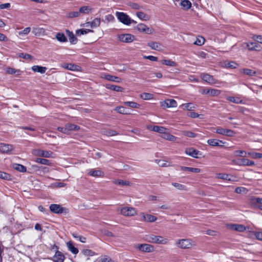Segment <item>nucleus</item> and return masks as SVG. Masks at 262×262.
<instances>
[{"mask_svg": "<svg viewBox=\"0 0 262 262\" xmlns=\"http://www.w3.org/2000/svg\"><path fill=\"white\" fill-rule=\"evenodd\" d=\"M182 134L183 135L187 136L189 138H195L199 136V135L197 134L188 130L182 131Z\"/></svg>", "mask_w": 262, "mask_h": 262, "instance_id": "nucleus-46", "label": "nucleus"}, {"mask_svg": "<svg viewBox=\"0 0 262 262\" xmlns=\"http://www.w3.org/2000/svg\"><path fill=\"white\" fill-rule=\"evenodd\" d=\"M93 9L89 6H83L79 8V11L80 13L84 14H88L91 13Z\"/></svg>", "mask_w": 262, "mask_h": 262, "instance_id": "nucleus-37", "label": "nucleus"}, {"mask_svg": "<svg viewBox=\"0 0 262 262\" xmlns=\"http://www.w3.org/2000/svg\"><path fill=\"white\" fill-rule=\"evenodd\" d=\"M67 34L69 36V41L72 44H75L77 42V39L72 32L67 30Z\"/></svg>", "mask_w": 262, "mask_h": 262, "instance_id": "nucleus-39", "label": "nucleus"}, {"mask_svg": "<svg viewBox=\"0 0 262 262\" xmlns=\"http://www.w3.org/2000/svg\"><path fill=\"white\" fill-rule=\"evenodd\" d=\"M13 168L14 169L21 172H26L27 170L26 167L25 166L23 165L16 163L13 164Z\"/></svg>", "mask_w": 262, "mask_h": 262, "instance_id": "nucleus-40", "label": "nucleus"}, {"mask_svg": "<svg viewBox=\"0 0 262 262\" xmlns=\"http://www.w3.org/2000/svg\"><path fill=\"white\" fill-rule=\"evenodd\" d=\"M101 23V20L100 18H96L94 19L92 21H88L83 24L81 26L85 27H90L91 28H96L99 27Z\"/></svg>", "mask_w": 262, "mask_h": 262, "instance_id": "nucleus-11", "label": "nucleus"}, {"mask_svg": "<svg viewBox=\"0 0 262 262\" xmlns=\"http://www.w3.org/2000/svg\"><path fill=\"white\" fill-rule=\"evenodd\" d=\"M50 210L53 213L60 214L63 212L64 209L59 204H53L50 206Z\"/></svg>", "mask_w": 262, "mask_h": 262, "instance_id": "nucleus-14", "label": "nucleus"}, {"mask_svg": "<svg viewBox=\"0 0 262 262\" xmlns=\"http://www.w3.org/2000/svg\"><path fill=\"white\" fill-rule=\"evenodd\" d=\"M14 149L13 145L5 143H0V152L9 154Z\"/></svg>", "mask_w": 262, "mask_h": 262, "instance_id": "nucleus-13", "label": "nucleus"}, {"mask_svg": "<svg viewBox=\"0 0 262 262\" xmlns=\"http://www.w3.org/2000/svg\"><path fill=\"white\" fill-rule=\"evenodd\" d=\"M234 163L239 166H253L255 163L253 161H251L248 159H239L233 161Z\"/></svg>", "mask_w": 262, "mask_h": 262, "instance_id": "nucleus-10", "label": "nucleus"}, {"mask_svg": "<svg viewBox=\"0 0 262 262\" xmlns=\"http://www.w3.org/2000/svg\"><path fill=\"white\" fill-rule=\"evenodd\" d=\"M262 204V198L252 197L250 199V204L253 205L254 204Z\"/></svg>", "mask_w": 262, "mask_h": 262, "instance_id": "nucleus-56", "label": "nucleus"}, {"mask_svg": "<svg viewBox=\"0 0 262 262\" xmlns=\"http://www.w3.org/2000/svg\"><path fill=\"white\" fill-rule=\"evenodd\" d=\"M67 246L68 248V250L70 251H71L73 254H77L78 253L79 250L78 248H77L74 246L72 242L70 241L67 243Z\"/></svg>", "mask_w": 262, "mask_h": 262, "instance_id": "nucleus-27", "label": "nucleus"}, {"mask_svg": "<svg viewBox=\"0 0 262 262\" xmlns=\"http://www.w3.org/2000/svg\"><path fill=\"white\" fill-rule=\"evenodd\" d=\"M105 87L107 89H110L116 92H123L124 90L123 88L121 86L110 84H106Z\"/></svg>", "mask_w": 262, "mask_h": 262, "instance_id": "nucleus-35", "label": "nucleus"}, {"mask_svg": "<svg viewBox=\"0 0 262 262\" xmlns=\"http://www.w3.org/2000/svg\"><path fill=\"white\" fill-rule=\"evenodd\" d=\"M137 16L141 20H148L150 17L147 14L143 12H137L136 13Z\"/></svg>", "mask_w": 262, "mask_h": 262, "instance_id": "nucleus-36", "label": "nucleus"}, {"mask_svg": "<svg viewBox=\"0 0 262 262\" xmlns=\"http://www.w3.org/2000/svg\"><path fill=\"white\" fill-rule=\"evenodd\" d=\"M185 153L193 158H197V156L199 153V151L196 149H193V148H190L186 149L185 150Z\"/></svg>", "mask_w": 262, "mask_h": 262, "instance_id": "nucleus-31", "label": "nucleus"}, {"mask_svg": "<svg viewBox=\"0 0 262 262\" xmlns=\"http://www.w3.org/2000/svg\"><path fill=\"white\" fill-rule=\"evenodd\" d=\"M33 71L38 72L40 74H43L46 72L47 68L45 67H41L39 66H33L31 68Z\"/></svg>", "mask_w": 262, "mask_h": 262, "instance_id": "nucleus-30", "label": "nucleus"}, {"mask_svg": "<svg viewBox=\"0 0 262 262\" xmlns=\"http://www.w3.org/2000/svg\"><path fill=\"white\" fill-rule=\"evenodd\" d=\"M115 110L120 114H127L126 108L123 106H118L115 108Z\"/></svg>", "mask_w": 262, "mask_h": 262, "instance_id": "nucleus-59", "label": "nucleus"}, {"mask_svg": "<svg viewBox=\"0 0 262 262\" xmlns=\"http://www.w3.org/2000/svg\"><path fill=\"white\" fill-rule=\"evenodd\" d=\"M6 72L9 74H16L17 75H20L21 73L20 70L15 69L12 68H7Z\"/></svg>", "mask_w": 262, "mask_h": 262, "instance_id": "nucleus-41", "label": "nucleus"}, {"mask_svg": "<svg viewBox=\"0 0 262 262\" xmlns=\"http://www.w3.org/2000/svg\"><path fill=\"white\" fill-rule=\"evenodd\" d=\"M182 107H184L183 108L184 110H186L188 111H191L192 110H193L195 108V106L192 103H187L185 104H183L181 106Z\"/></svg>", "mask_w": 262, "mask_h": 262, "instance_id": "nucleus-47", "label": "nucleus"}, {"mask_svg": "<svg viewBox=\"0 0 262 262\" xmlns=\"http://www.w3.org/2000/svg\"><path fill=\"white\" fill-rule=\"evenodd\" d=\"M235 192L238 194H247L248 190L244 187H238L235 189Z\"/></svg>", "mask_w": 262, "mask_h": 262, "instance_id": "nucleus-51", "label": "nucleus"}, {"mask_svg": "<svg viewBox=\"0 0 262 262\" xmlns=\"http://www.w3.org/2000/svg\"><path fill=\"white\" fill-rule=\"evenodd\" d=\"M194 245V242L188 238L179 239L176 243V245L181 249L190 248Z\"/></svg>", "mask_w": 262, "mask_h": 262, "instance_id": "nucleus-3", "label": "nucleus"}, {"mask_svg": "<svg viewBox=\"0 0 262 262\" xmlns=\"http://www.w3.org/2000/svg\"><path fill=\"white\" fill-rule=\"evenodd\" d=\"M33 168H38V170H41L43 173H48L50 172L49 168L47 167L38 166L37 165H33Z\"/></svg>", "mask_w": 262, "mask_h": 262, "instance_id": "nucleus-58", "label": "nucleus"}, {"mask_svg": "<svg viewBox=\"0 0 262 262\" xmlns=\"http://www.w3.org/2000/svg\"><path fill=\"white\" fill-rule=\"evenodd\" d=\"M0 178L5 180H10L11 179V176L9 173L0 171Z\"/></svg>", "mask_w": 262, "mask_h": 262, "instance_id": "nucleus-55", "label": "nucleus"}, {"mask_svg": "<svg viewBox=\"0 0 262 262\" xmlns=\"http://www.w3.org/2000/svg\"><path fill=\"white\" fill-rule=\"evenodd\" d=\"M118 39L121 42L130 43L135 39V37L130 34H121L118 35Z\"/></svg>", "mask_w": 262, "mask_h": 262, "instance_id": "nucleus-8", "label": "nucleus"}, {"mask_svg": "<svg viewBox=\"0 0 262 262\" xmlns=\"http://www.w3.org/2000/svg\"><path fill=\"white\" fill-rule=\"evenodd\" d=\"M161 137L170 141H176L178 139L177 137L170 134L167 131H166L165 133L161 136Z\"/></svg>", "mask_w": 262, "mask_h": 262, "instance_id": "nucleus-28", "label": "nucleus"}, {"mask_svg": "<svg viewBox=\"0 0 262 262\" xmlns=\"http://www.w3.org/2000/svg\"><path fill=\"white\" fill-rule=\"evenodd\" d=\"M119 210L122 215L126 216H132L137 214V210L134 207H124Z\"/></svg>", "mask_w": 262, "mask_h": 262, "instance_id": "nucleus-4", "label": "nucleus"}, {"mask_svg": "<svg viewBox=\"0 0 262 262\" xmlns=\"http://www.w3.org/2000/svg\"><path fill=\"white\" fill-rule=\"evenodd\" d=\"M65 259V256L63 254L57 250L53 257V261L54 262H63Z\"/></svg>", "mask_w": 262, "mask_h": 262, "instance_id": "nucleus-15", "label": "nucleus"}, {"mask_svg": "<svg viewBox=\"0 0 262 262\" xmlns=\"http://www.w3.org/2000/svg\"><path fill=\"white\" fill-rule=\"evenodd\" d=\"M61 66L64 69H67L69 70H71V71H78V68H79V66H78L76 64H72V63H62L61 64Z\"/></svg>", "mask_w": 262, "mask_h": 262, "instance_id": "nucleus-23", "label": "nucleus"}, {"mask_svg": "<svg viewBox=\"0 0 262 262\" xmlns=\"http://www.w3.org/2000/svg\"><path fill=\"white\" fill-rule=\"evenodd\" d=\"M228 227L233 230L239 232H243L246 229L244 225L239 224H230L228 225Z\"/></svg>", "mask_w": 262, "mask_h": 262, "instance_id": "nucleus-22", "label": "nucleus"}, {"mask_svg": "<svg viewBox=\"0 0 262 262\" xmlns=\"http://www.w3.org/2000/svg\"><path fill=\"white\" fill-rule=\"evenodd\" d=\"M136 29L140 32L145 33L147 34H151L154 33V30L152 28H149L145 24L140 23L138 24Z\"/></svg>", "mask_w": 262, "mask_h": 262, "instance_id": "nucleus-7", "label": "nucleus"}, {"mask_svg": "<svg viewBox=\"0 0 262 262\" xmlns=\"http://www.w3.org/2000/svg\"><path fill=\"white\" fill-rule=\"evenodd\" d=\"M220 91L217 89H209V94L212 96H215L220 95Z\"/></svg>", "mask_w": 262, "mask_h": 262, "instance_id": "nucleus-62", "label": "nucleus"}, {"mask_svg": "<svg viewBox=\"0 0 262 262\" xmlns=\"http://www.w3.org/2000/svg\"><path fill=\"white\" fill-rule=\"evenodd\" d=\"M56 38L60 42H64L67 41L66 36L62 33H57L56 35Z\"/></svg>", "mask_w": 262, "mask_h": 262, "instance_id": "nucleus-45", "label": "nucleus"}, {"mask_svg": "<svg viewBox=\"0 0 262 262\" xmlns=\"http://www.w3.org/2000/svg\"><path fill=\"white\" fill-rule=\"evenodd\" d=\"M88 174L92 177H98L102 176L104 173L100 170L91 169L89 170Z\"/></svg>", "mask_w": 262, "mask_h": 262, "instance_id": "nucleus-25", "label": "nucleus"}, {"mask_svg": "<svg viewBox=\"0 0 262 262\" xmlns=\"http://www.w3.org/2000/svg\"><path fill=\"white\" fill-rule=\"evenodd\" d=\"M114 183L120 186H130V183L129 181H123L121 180H116L114 181Z\"/></svg>", "mask_w": 262, "mask_h": 262, "instance_id": "nucleus-50", "label": "nucleus"}, {"mask_svg": "<svg viewBox=\"0 0 262 262\" xmlns=\"http://www.w3.org/2000/svg\"><path fill=\"white\" fill-rule=\"evenodd\" d=\"M140 215L142 217L141 220L144 222H154L157 220V217L149 214H145L144 213H141Z\"/></svg>", "mask_w": 262, "mask_h": 262, "instance_id": "nucleus-17", "label": "nucleus"}, {"mask_svg": "<svg viewBox=\"0 0 262 262\" xmlns=\"http://www.w3.org/2000/svg\"><path fill=\"white\" fill-rule=\"evenodd\" d=\"M147 46L151 49L159 51L162 50L163 49V45L158 42L150 41L147 43Z\"/></svg>", "mask_w": 262, "mask_h": 262, "instance_id": "nucleus-16", "label": "nucleus"}, {"mask_svg": "<svg viewBox=\"0 0 262 262\" xmlns=\"http://www.w3.org/2000/svg\"><path fill=\"white\" fill-rule=\"evenodd\" d=\"M146 241L149 243L158 244H167L168 241L167 238L161 236L150 234L146 235Z\"/></svg>", "mask_w": 262, "mask_h": 262, "instance_id": "nucleus-1", "label": "nucleus"}, {"mask_svg": "<svg viewBox=\"0 0 262 262\" xmlns=\"http://www.w3.org/2000/svg\"><path fill=\"white\" fill-rule=\"evenodd\" d=\"M138 248L139 250L145 252H150L154 250V247L147 244H141L138 246Z\"/></svg>", "mask_w": 262, "mask_h": 262, "instance_id": "nucleus-19", "label": "nucleus"}, {"mask_svg": "<svg viewBox=\"0 0 262 262\" xmlns=\"http://www.w3.org/2000/svg\"><path fill=\"white\" fill-rule=\"evenodd\" d=\"M201 77L204 81L210 84L215 83V79L213 78V76L208 74L202 73L201 75Z\"/></svg>", "mask_w": 262, "mask_h": 262, "instance_id": "nucleus-21", "label": "nucleus"}, {"mask_svg": "<svg viewBox=\"0 0 262 262\" xmlns=\"http://www.w3.org/2000/svg\"><path fill=\"white\" fill-rule=\"evenodd\" d=\"M140 97L144 100H150L153 98L154 96L151 93H143L140 94Z\"/></svg>", "mask_w": 262, "mask_h": 262, "instance_id": "nucleus-53", "label": "nucleus"}, {"mask_svg": "<svg viewBox=\"0 0 262 262\" xmlns=\"http://www.w3.org/2000/svg\"><path fill=\"white\" fill-rule=\"evenodd\" d=\"M80 11H74V12H71L68 14V17L69 18H74V17H77L80 16Z\"/></svg>", "mask_w": 262, "mask_h": 262, "instance_id": "nucleus-60", "label": "nucleus"}, {"mask_svg": "<svg viewBox=\"0 0 262 262\" xmlns=\"http://www.w3.org/2000/svg\"><path fill=\"white\" fill-rule=\"evenodd\" d=\"M116 16L118 20L122 24L127 26L130 25V17L126 13L124 12H116Z\"/></svg>", "mask_w": 262, "mask_h": 262, "instance_id": "nucleus-5", "label": "nucleus"}, {"mask_svg": "<svg viewBox=\"0 0 262 262\" xmlns=\"http://www.w3.org/2000/svg\"><path fill=\"white\" fill-rule=\"evenodd\" d=\"M161 63L163 64L169 66V67H176L177 63L170 59H163L161 61Z\"/></svg>", "mask_w": 262, "mask_h": 262, "instance_id": "nucleus-38", "label": "nucleus"}, {"mask_svg": "<svg viewBox=\"0 0 262 262\" xmlns=\"http://www.w3.org/2000/svg\"><path fill=\"white\" fill-rule=\"evenodd\" d=\"M234 155L236 157H246L247 153L244 150H237L234 152Z\"/></svg>", "mask_w": 262, "mask_h": 262, "instance_id": "nucleus-54", "label": "nucleus"}, {"mask_svg": "<svg viewBox=\"0 0 262 262\" xmlns=\"http://www.w3.org/2000/svg\"><path fill=\"white\" fill-rule=\"evenodd\" d=\"M89 32H93V30L91 29H79L76 30V34L78 36H80L81 35L86 34Z\"/></svg>", "mask_w": 262, "mask_h": 262, "instance_id": "nucleus-49", "label": "nucleus"}, {"mask_svg": "<svg viewBox=\"0 0 262 262\" xmlns=\"http://www.w3.org/2000/svg\"><path fill=\"white\" fill-rule=\"evenodd\" d=\"M243 47H247L250 51H260L261 46L255 42H245L243 45Z\"/></svg>", "mask_w": 262, "mask_h": 262, "instance_id": "nucleus-9", "label": "nucleus"}, {"mask_svg": "<svg viewBox=\"0 0 262 262\" xmlns=\"http://www.w3.org/2000/svg\"><path fill=\"white\" fill-rule=\"evenodd\" d=\"M216 133L228 137H233L235 135L234 131L227 128H224L221 127H217Z\"/></svg>", "mask_w": 262, "mask_h": 262, "instance_id": "nucleus-6", "label": "nucleus"}, {"mask_svg": "<svg viewBox=\"0 0 262 262\" xmlns=\"http://www.w3.org/2000/svg\"><path fill=\"white\" fill-rule=\"evenodd\" d=\"M227 99L232 102L237 103V104H241L243 103V100H241L238 97H227Z\"/></svg>", "mask_w": 262, "mask_h": 262, "instance_id": "nucleus-48", "label": "nucleus"}, {"mask_svg": "<svg viewBox=\"0 0 262 262\" xmlns=\"http://www.w3.org/2000/svg\"><path fill=\"white\" fill-rule=\"evenodd\" d=\"M207 143L212 146H223L224 144L223 141L216 139H208Z\"/></svg>", "mask_w": 262, "mask_h": 262, "instance_id": "nucleus-18", "label": "nucleus"}, {"mask_svg": "<svg viewBox=\"0 0 262 262\" xmlns=\"http://www.w3.org/2000/svg\"><path fill=\"white\" fill-rule=\"evenodd\" d=\"M171 185L173 186H174L177 189L179 190L186 191L187 190V187L185 185L180 183L173 182L171 183Z\"/></svg>", "mask_w": 262, "mask_h": 262, "instance_id": "nucleus-43", "label": "nucleus"}, {"mask_svg": "<svg viewBox=\"0 0 262 262\" xmlns=\"http://www.w3.org/2000/svg\"><path fill=\"white\" fill-rule=\"evenodd\" d=\"M204 38L203 37H200V38H197L196 41L194 42V43L198 46H202L204 43Z\"/></svg>", "mask_w": 262, "mask_h": 262, "instance_id": "nucleus-61", "label": "nucleus"}, {"mask_svg": "<svg viewBox=\"0 0 262 262\" xmlns=\"http://www.w3.org/2000/svg\"><path fill=\"white\" fill-rule=\"evenodd\" d=\"M180 169L183 171H186L192 173H199L201 172V170L198 168H193L185 166H180Z\"/></svg>", "mask_w": 262, "mask_h": 262, "instance_id": "nucleus-24", "label": "nucleus"}, {"mask_svg": "<svg viewBox=\"0 0 262 262\" xmlns=\"http://www.w3.org/2000/svg\"><path fill=\"white\" fill-rule=\"evenodd\" d=\"M31 31L30 27H27L21 31H20L18 33L19 35H26L29 33Z\"/></svg>", "mask_w": 262, "mask_h": 262, "instance_id": "nucleus-63", "label": "nucleus"}, {"mask_svg": "<svg viewBox=\"0 0 262 262\" xmlns=\"http://www.w3.org/2000/svg\"><path fill=\"white\" fill-rule=\"evenodd\" d=\"M102 77L107 80L111 81H114L116 82H120L121 81V79L119 77L110 74H104L102 76Z\"/></svg>", "mask_w": 262, "mask_h": 262, "instance_id": "nucleus-20", "label": "nucleus"}, {"mask_svg": "<svg viewBox=\"0 0 262 262\" xmlns=\"http://www.w3.org/2000/svg\"><path fill=\"white\" fill-rule=\"evenodd\" d=\"M82 253L86 256H93L94 254V252L89 249H83L82 251Z\"/></svg>", "mask_w": 262, "mask_h": 262, "instance_id": "nucleus-64", "label": "nucleus"}, {"mask_svg": "<svg viewBox=\"0 0 262 262\" xmlns=\"http://www.w3.org/2000/svg\"><path fill=\"white\" fill-rule=\"evenodd\" d=\"M241 71L243 74L250 76H254L256 74V71L250 69H243Z\"/></svg>", "mask_w": 262, "mask_h": 262, "instance_id": "nucleus-44", "label": "nucleus"}, {"mask_svg": "<svg viewBox=\"0 0 262 262\" xmlns=\"http://www.w3.org/2000/svg\"><path fill=\"white\" fill-rule=\"evenodd\" d=\"M158 161V164L161 167H169V166H172V164H171L169 163H168L167 161H164V160H157Z\"/></svg>", "mask_w": 262, "mask_h": 262, "instance_id": "nucleus-57", "label": "nucleus"}, {"mask_svg": "<svg viewBox=\"0 0 262 262\" xmlns=\"http://www.w3.org/2000/svg\"><path fill=\"white\" fill-rule=\"evenodd\" d=\"M161 106L164 108L175 107L177 102L174 99H167L161 102Z\"/></svg>", "mask_w": 262, "mask_h": 262, "instance_id": "nucleus-12", "label": "nucleus"}, {"mask_svg": "<svg viewBox=\"0 0 262 262\" xmlns=\"http://www.w3.org/2000/svg\"><path fill=\"white\" fill-rule=\"evenodd\" d=\"M35 161L37 163L42 165H46L48 166H51L52 165V163L50 160L45 158H37L35 159Z\"/></svg>", "mask_w": 262, "mask_h": 262, "instance_id": "nucleus-33", "label": "nucleus"}, {"mask_svg": "<svg viewBox=\"0 0 262 262\" xmlns=\"http://www.w3.org/2000/svg\"><path fill=\"white\" fill-rule=\"evenodd\" d=\"M32 154L34 156L46 158H54L55 157V155L54 152L49 150H44L41 149H33Z\"/></svg>", "mask_w": 262, "mask_h": 262, "instance_id": "nucleus-2", "label": "nucleus"}, {"mask_svg": "<svg viewBox=\"0 0 262 262\" xmlns=\"http://www.w3.org/2000/svg\"><path fill=\"white\" fill-rule=\"evenodd\" d=\"M45 30L42 28L34 27L32 29V33L35 36H40L45 34Z\"/></svg>", "mask_w": 262, "mask_h": 262, "instance_id": "nucleus-26", "label": "nucleus"}, {"mask_svg": "<svg viewBox=\"0 0 262 262\" xmlns=\"http://www.w3.org/2000/svg\"><path fill=\"white\" fill-rule=\"evenodd\" d=\"M168 129L163 126L154 125V127H153L154 132L160 133L162 134V135H164V133H165L166 131Z\"/></svg>", "mask_w": 262, "mask_h": 262, "instance_id": "nucleus-34", "label": "nucleus"}, {"mask_svg": "<svg viewBox=\"0 0 262 262\" xmlns=\"http://www.w3.org/2000/svg\"><path fill=\"white\" fill-rule=\"evenodd\" d=\"M66 128L68 132V135L70 134V132L72 130H78L80 129V127L72 123H68L66 124Z\"/></svg>", "mask_w": 262, "mask_h": 262, "instance_id": "nucleus-29", "label": "nucleus"}, {"mask_svg": "<svg viewBox=\"0 0 262 262\" xmlns=\"http://www.w3.org/2000/svg\"><path fill=\"white\" fill-rule=\"evenodd\" d=\"M180 4L183 8L185 10H188L191 7V3L188 0H183L181 1Z\"/></svg>", "mask_w": 262, "mask_h": 262, "instance_id": "nucleus-42", "label": "nucleus"}, {"mask_svg": "<svg viewBox=\"0 0 262 262\" xmlns=\"http://www.w3.org/2000/svg\"><path fill=\"white\" fill-rule=\"evenodd\" d=\"M230 177V175L225 173H219L216 174L215 175V178L216 179L227 180L228 181H231L232 180Z\"/></svg>", "mask_w": 262, "mask_h": 262, "instance_id": "nucleus-32", "label": "nucleus"}, {"mask_svg": "<svg viewBox=\"0 0 262 262\" xmlns=\"http://www.w3.org/2000/svg\"><path fill=\"white\" fill-rule=\"evenodd\" d=\"M124 103L125 105H126L128 106H129L130 107H132V108H138L140 106V104H139L134 101H126V102H124Z\"/></svg>", "mask_w": 262, "mask_h": 262, "instance_id": "nucleus-52", "label": "nucleus"}]
</instances>
